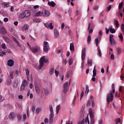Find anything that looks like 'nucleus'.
I'll list each match as a JSON object with an SVG mask.
<instances>
[{
    "label": "nucleus",
    "mask_w": 124,
    "mask_h": 124,
    "mask_svg": "<svg viewBox=\"0 0 124 124\" xmlns=\"http://www.w3.org/2000/svg\"><path fill=\"white\" fill-rule=\"evenodd\" d=\"M49 109L50 112V114L49 115L48 123L49 124H52L54 122V109L53 108V106H52V105H50L49 106Z\"/></svg>",
    "instance_id": "obj_1"
},
{
    "label": "nucleus",
    "mask_w": 124,
    "mask_h": 124,
    "mask_svg": "<svg viewBox=\"0 0 124 124\" xmlns=\"http://www.w3.org/2000/svg\"><path fill=\"white\" fill-rule=\"evenodd\" d=\"M31 16V11L29 10H24L20 14L19 17L21 19L29 17Z\"/></svg>",
    "instance_id": "obj_2"
},
{
    "label": "nucleus",
    "mask_w": 124,
    "mask_h": 124,
    "mask_svg": "<svg viewBox=\"0 0 124 124\" xmlns=\"http://www.w3.org/2000/svg\"><path fill=\"white\" fill-rule=\"evenodd\" d=\"M47 60L46 59V56L42 57L39 60L40 65L38 67L39 70H41L44 65V63H47Z\"/></svg>",
    "instance_id": "obj_3"
},
{
    "label": "nucleus",
    "mask_w": 124,
    "mask_h": 124,
    "mask_svg": "<svg viewBox=\"0 0 124 124\" xmlns=\"http://www.w3.org/2000/svg\"><path fill=\"white\" fill-rule=\"evenodd\" d=\"M86 48H84L82 50V54H81V60H82V63H81V68L83 69L84 66V60L86 58Z\"/></svg>",
    "instance_id": "obj_4"
},
{
    "label": "nucleus",
    "mask_w": 124,
    "mask_h": 124,
    "mask_svg": "<svg viewBox=\"0 0 124 124\" xmlns=\"http://www.w3.org/2000/svg\"><path fill=\"white\" fill-rule=\"evenodd\" d=\"M114 93L113 92H110L109 93L107 94V101L108 102V104H109L110 102H111L113 101L114 99Z\"/></svg>",
    "instance_id": "obj_5"
},
{
    "label": "nucleus",
    "mask_w": 124,
    "mask_h": 124,
    "mask_svg": "<svg viewBox=\"0 0 124 124\" xmlns=\"http://www.w3.org/2000/svg\"><path fill=\"white\" fill-rule=\"evenodd\" d=\"M89 115H90V118L91 119V122H90V124H94L95 121L94 118V114L93 113V109L92 108H89Z\"/></svg>",
    "instance_id": "obj_6"
},
{
    "label": "nucleus",
    "mask_w": 124,
    "mask_h": 124,
    "mask_svg": "<svg viewBox=\"0 0 124 124\" xmlns=\"http://www.w3.org/2000/svg\"><path fill=\"white\" fill-rule=\"evenodd\" d=\"M30 49L33 53H36L41 50V48L40 46L36 45L32 47H30Z\"/></svg>",
    "instance_id": "obj_7"
},
{
    "label": "nucleus",
    "mask_w": 124,
    "mask_h": 124,
    "mask_svg": "<svg viewBox=\"0 0 124 124\" xmlns=\"http://www.w3.org/2000/svg\"><path fill=\"white\" fill-rule=\"evenodd\" d=\"M43 51L45 52H48L49 49H50V46L48 45V43L46 41H45L43 45Z\"/></svg>",
    "instance_id": "obj_8"
},
{
    "label": "nucleus",
    "mask_w": 124,
    "mask_h": 124,
    "mask_svg": "<svg viewBox=\"0 0 124 124\" xmlns=\"http://www.w3.org/2000/svg\"><path fill=\"white\" fill-rule=\"evenodd\" d=\"M70 81H71V80L70 79L69 83L68 82H66L63 84L62 92L64 93H66L67 92L68 88L70 84Z\"/></svg>",
    "instance_id": "obj_9"
},
{
    "label": "nucleus",
    "mask_w": 124,
    "mask_h": 124,
    "mask_svg": "<svg viewBox=\"0 0 124 124\" xmlns=\"http://www.w3.org/2000/svg\"><path fill=\"white\" fill-rule=\"evenodd\" d=\"M35 91L37 94H43V90L42 88L39 87L37 83L35 84Z\"/></svg>",
    "instance_id": "obj_10"
},
{
    "label": "nucleus",
    "mask_w": 124,
    "mask_h": 124,
    "mask_svg": "<svg viewBox=\"0 0 124 124\" xmlns=\"http://www.w3.org/2000/svg\"><path fill=\"white\" fill-rule=\"evenodd\" d=\"M51 15V13L48 10H44L42 12V16L45 17H49Z\"/></svg>",
    "instance_id": "obj_11"
},
{
    "label": "nucleus",
    "mask_w": 124,
    "mask_h": 124,
    "mask_svg": "<svg viewBox=\"0 0 124 124\" xmlns=\"http://www.w3.org/2000/svg\"><path fill=\"white\" fill-rule=\"evenodd\" d=\"M114 36L113 34H110L109 35V43L111 45H114L116 44V42L114 39Z\"/></svg>",
    "instance_id": "obj_12"
},
{
    "label": "nucleus",
    "mask_w": 124,
    "mask_h": 124,
    "mask_svg": "<svg viewBox=\"0 0 124 124\" xmlns=\"http://www.w3.org/2000/svg\"><path fill=\"white\" fill-rule=\"evenodd\" d=\"M33 14L35 16H37V17L42 16V12H41V11L35 10Z\"/></svg>",
    "instance_id": "obj_13"
},
{
    "label": "nucleus",
    "mask_w": 124,
    "mask_h": 124,
    "mask_svg": "<svg viewBox=\"0 0 124 124\" xmlns=\"http://www.w3.org/2000/svg\"><path fill=\"white\" fill-rule=\"evenodd\" d=\"M13 38V40H14V41L16 43V45H17V46H18L20 47H22V46H24V45L22 44H20L19 42L18 41L17 39L14 36L12 37Z\"/></svg>",
    "instance_id": "obj_14"
},
{
    "label": "nucleus",
    "mask_w": 124,
    "mask_h": 124,
    "mask_svg": "<svg viewBox=\"0 0 124 124\" xmlns=\"http://www.w3.org/2000/svg\"><path fill=\"white\" fill-rule=\"evenodd\" d=\"M87 30L89 31V34H92L93 31V25H92L91 23H89Z\"/></svg>",
    "instance_id": "obj_15"
},
{
    "label": "nucleus",
    "mask_w": 124,
    "mask_h": 124,
    "mask_svg": "<svg viewBox=\"0 0 124 124\" xmlns=\"http://www.w3.org/2000/svg\"><path fill=\"white\" fill-rule=\"evenodd\" d=\"M10 5V2H3L1 3V6L2 7H9Z\"/></svg>",
    "instance_id": "obj_16"
},
{
    "label": "nucleus",
    "mask_w": 124,
    "mask_h": 124,
    "mask_svg": "<svg viewBox=\"0 0 124 124\" xmlns=\"http://www.w3.org/2000/svg\"><path fill=\"white\" fill-rule=\"evenodd\" d=\"M116 50L117 51V55L120 56L122 53V49L120 47H116Z\"/></svg>",
    "instance_id": "obj_17"
},
{
    "label": "nucleus",
    "mask_w": 124,
    "mask_h": 124,
    "mask_svg": "<svg viewBox=\"0 0 124 124\" xmlns=\"http://www.w3.org/2000/svg\"><path fill=\"white\" fill-rule=\"evenodd\" d=\"M29 29V26L27 24L24 25L22 27H21V30L22 31H28Z\"/></svg>",
    "instance_id": "obj_18"
},
{
    "label": "nucleus",
    "mask_w": 124,
    "mask_h": 124,
    "mask_svg": "<svg viewBox=\"0 0 124 124\" xmlns=\"http://www.w3.org/2000/svg\"><path fill=\"white\" fill-rule=\"evenodd\" d=\"M48 6L51 7H54L56 6V3L54 1H49L47 3Z\"/></svg>",
    "instance_id": "obj_19"
},
{
    "label": "nucleus",
    "mask_w": 124,
    "mask_h": 124,
    "mask_svg": "<svg viewBox=\"0 0 124 124\" xmlns=\"http://www.w3.org/2000/svg\"><path fill=\"white\" fill-rule=\"evenodd\" d=\"M14 65V61L10 59L8 61V65L10 67H12Z\"/></svg>",
    "instance_id": "obj_20"
},
{
    "label": "nucleus",
    "mask_w": 124,
    "mask_h": 124,
    "mask_svg": "<svg viewBox=\"0 0 124 124\" xmlns=\"http://www.w3.org/2000/svg\"><path fill=\"white\" fill-rule=\"evenodd\" d=\"M109 30L110 33H114L116 32V30L113 29L112 26H110L109 27Z\"/></svg>",
    "instance_id": "obj_21"
},
{
    "label": "nucleus",
    "mask_w": 124,
    "mask_h": 124,
    "mask_svg": "<svg viewBox=\"0 0 124 124\" xmlns=\"http://www.w3.org/2000/svg\"><path fill=\"white\" fill-rule=\"evenodd\" d=\"M114 24L117 28H119L120 24H119L118 20H117V19H115V20L114 21Z\"/></svg>",
    "instance_id": "obj_22"
},
{
    "label": "nucleus",
    "mask_w": 124,
    "mask_h": 124,
    "mask_svg": "<svg viewBox=\"0 0 124 124\" xmlns=\"http://www.w3.org/2000/svg\"><path fill=\"white\" fill-rule=\"evenodd\" d=\"M18 79L15 80V82H14V88H16L18 86Z\"/></svg>",
    "instance_id": "obj_23"
},
{
    "label": "nucleus",
    "mask_w": 124,
    "mask_h": 124,
    "mask_svg": "<svg viewBox=\"0 0 124 124\" xmlns=\"http://www.w3.org/2000/svg\"><path fill=\"white\" fill-rule=\"evenodd\" d=\"M54 37L55 38H56L58 37H59V31L57 30H55L54 31Z\"/></svg>",
    "instance_id": "obj_24"
},
{
    "label": "nucleus",
    "mask_w": 124,
    "mask_h": 124,
    "mask_svg": "<svg viewBox=\"0 0 124 124\" xmlns=\"http://www.w3.org/2000/svg\"><path fill=\"white\" fill-rule=\"evenodd\" d=\"M44 92L46 95H48L49 94H50V91H49L47 88H44Z\"/></svg>",
    "instance_id": "obj_25"
},
{
    "label": "nucleus",
    "mask_w": 124,
    "mask_h": 124,
    "mask_svg": "<svg viewBox=\"0 0 124 124\" xmlns=\"http://www.w3.org/2000/svg\"><path fill=\"white\" fill-rule=\"evenodd\" d=\"M70 49L72 51H75L74 45V44L73 43H70Z\"/></svg>",
    "instance_id": "obj_26"
},
{
    "label": "nucleus",
    "mask_w": 124,
    "mask_h": 124,
    "mask_svg": "<svg viewBox=\"0 0 124 124\" xmlns=\"http://www.w3.org/2000/svg\"><path fill=\"white\" fill-rule=\"evenodd\" d=\"M87 64H88L89 66H92L93 60L92 59H88V60L87 61Z\"/></svg>",
    "instance_id": "obj_27"
},
{
    "label": "nucleus",
    "mask_w": 124,
    "mask_h": 124,
    "mask_svg": "<svg viewBox=\"0 0 124 124\" xmlns=\"http://www.w3.org/2000/svg\"><path fill=\"white\" fill-rule=\"evenodd\" d=\"M8 117L10 119L12 120L15 117V114L12 112L9 115Z\"/></svg>",
    "instance_id": "obj_28"
},
{
    "label": "nucleus",
    "mask_w": 124,
    "mask_h": 124,
    "mask_svg": "<svg viewBox=\"0 0 124 124\" xmlns=\"http://www.w3.org/2000/svg\"><path fill=\"white\" fill-rule=\"evenodd\" d=\"M93 77H95L96 75V66H94L93 71Z\"/></svg>",
    "instance_id": "obj_29"
},
{
    "label": "nucleus",
    "mask_w": 124,
    "mask_h": 124,
    "mask_svg": "<svg viewBox=\"0 0 124 124\" xmlns=\"http://www.w3.org/2000/svg\"><path fill=\"white\" fill-rule=\"evenodd\" d=\"M55 72V68H52L49 70V75L50 76L53 75L54 74V73Z\"/></svg>",
    "instance_id": "obj_30"
},
{
    "label": "nucleus",
    "mask_w": 124,
    "mask_h": 124,
    "mask_svg": "<svg viewBox=\"0 0 124 124\" xmlns=\"http://www.w3.org/2000/svg\"><path fill=\"white\" fill-rule=\"evenodd\" d=\"M21 85L27 86L28 85V82L26 79H24L22 82Z\"/></svg>",
    "instance_id": "obj_31"
},
{
    "label": "nucleus",
    "mask_w": 124,
    "mask_h": 124,
    "mask_svg": "<svg viewBox=\"0 0 124 124\" xmlns=\"http://www.w3.org/2000/svg\"><path fill=\"white\" fill-rule=\"evenodd\" d=\"M61 108V106L60 105H58V106H57V107L56 108V111L57 114H58L59 113V110L61 108Z\"/></svg>",
    "instance_id": "obj_32"
},
{
    "label": "nucleus",
    "mask_w": 124,
    "mask_h": 124,
    "mask_svg": "<svg viewBox=\"0 0 124 124\" xmlns=\"http://www.w3.org/2000/svg\"><path fill=\"white\" fill-rule=\"evenodd\" d=\"M33 21L35 23H40L41 21L40 18H39L38 17H37V18H34Z\"/></svg>",
    "instance_id": "obj_33"
},
{
    "label": "nucleus",
    "mask_w": 124,
    "mask_h": 124,
    "mask_svg": "<svg viewBox=\"0 0 124 124\" xmlns=\"http://www.w3.org/2000/svg\"><path fill=\"white\" fill-rule=\"evenodd\" d=\"M12 82V81L11 78H8L7 79V80H6V83H7V84L8 85H10V84H11Z\"/></svg>",
    "instance_id": "obj_34"
},
{
    "label": "nucleus",
    "mask_w": 124,
    "mask_h": 124,
    "mask_svg": "<svg viewBox=\"0 0 124 124\" xmlns=\"http://www.w3.org/2000/svg\"><path fill=\"white\" fill-rule=\"evenodd\" d=\"M6 55V52L4 51H3L2 50H0V57H3V56H4Z\"/></svg>",
    "instance_id": "obj_35"
},
{
    "label": "nucleus",
    "mask_w": 124,
    "mask_h": 124,
    "mask_svg": "<svg viewBox=\"0 0 124 124\" xmlns=\"http://www.w3.org/2000/svg\"><path fill=\"white\" fill-rule=\"evenodd\" d=\"M94 42L96 44V46H98V45H99V41L98 40V38H96L95 40H94Z\"/></svg>",
    "instance_id": "obj_36"
},
{
    "label": "nucleus",
    "mask_w": 124,
    "mask_h": 124,
    "mask_svg": "<svg viewBox=\"0 0 124 124\" xmlns=\"http://www.w3.org/2000/svg\"><path fill=\"white\" fill-rule=\"evenodd\" d=\"M97 50H98V53L99 57H102V52L100 48L99 47H98Z\"/></svg>",
    "instance_id": "obj_37"
},
{
    "label": "nucleus",
    "mask_w": 124,
    "mask_h": 124,
    "mask_svg": "<svg viewBox=\"0 0 124 124\" xmlns=\"http://www.w3.org/2000/svg\"><path fill=\"white\" fill-rule=\"evenodd\" d=\"M91 37L90 35L88 36V37H87V44L89 45L91 43Z\"/></svg>",
    "instance_id": "obj_38"
},
{
    "label": "nucleus",
    "mask_w": 124,
    "mask_h": 124,
    "mask_svg": "<svg viewBox=\"0 0 124 124\" xmlns=\"http://www.w3.org/2000/svg\"><path fill=\"white\" fill-rule=\"evenodd\" d=\"M47 29H50V30H52L54 29V27H53V24L52 23H50L49 25H48V28Z\"/></svg>",
    "instance_id": "obj_39"
},
{
    "label": "nucleus",
    "mask_w": 124,
    "mask_h": 124,
    "mask_svg": "<svg viewBox=\"0 0 124 124\" xmlns=\"http://www.w3.org/2000/svg\"><path fill=\"white\" fill-rule=\"evenodd\" d=\"M115 86H114V84L112 83V91L111 92H112L113 93H115V88H114Z\"/></svg>",
    "instance_id": "obj_40"
},
{
    "label": "nucleus",
    "mask_w": 124,
    "mask_h": 124,
    "mask_svg": "<svg viewBox=\"0 0 124 124\" xmlns=\"http://www.w3.org/2000/svg\"><path fill=\"white\" fill-rule=\"evenodd\" d=\"M26 87V86L21 84V86H20V90L21 91H24V90H25V89Z\"/></svg>",
    "instance_id": "obj_41"
},
{
    "label": "nucleus",
    "mask_w": 124,
    "mask_h": 124,
    "mask_svg": "<svg viewBox=\"0 0 124 124\" xmlns=\"http://www.w3.org/2000/svg\"><path fill=\"white\" fill-rule=\"evenodd\" d=\"M123 5H124V3H123V2L120 3L119 4V10H120L121 11L122 10V8L123 7Z\"/></svg>",
    "instance_id": "obj_42"
},
{
    "label": "nucleus",
    "mask_w": 124,
    "mask_h": 124,
    "mask_svg": "<svg viewBox=\"0 0 124 124\" xmlns=\"http://www.w3.org/2000/svg\"><path fill=\"white\" fill-rule=\"evenodd\" d=\"M14 72H10V77L11 79L14 78Z\"/></svg>",
    "instance_id": "obj_43"
},
{
    "label": "nucleus",
    "mask_w": 124,
    "mask_h": 124,
    "mask_svg": "<svg viewBox=\"0 0 124 124\" xmlns=\"http://www.w3.org/2000/svg\"><path fill=\"white\" fill-rule=\"evenodd\" d=\"M85 123L90 124V121L89 120V117L88 116L87 117H86V118H85Z\"/></svg>",
    "instance_id": "obj_44"
},
{
    "label": "nucleus",
    "mask_w": 124,
    "mask_h": 124,
    "mask_svg": "<svg viewBox=\"0 0 124 124\" xmlns=\"http://www.w3.org/2000/svg\"><path fill=\"white\" fill-rule=\"evenodd\" d=\"M73 62V58H70L69 61V65H71Z\"/></svg>",
    "instance_id": "obj_45"
},
{
    "label": "nucleus",
    "mask_w": 124,
    "mask_h": 124,
    "mask_svg": "<svg viewBox=\"0 0 124 124\" xmlns=\"http://www.w3.org/2000/svg\"><path fill=\"white\" fill-rule=\"evenodd\" d=\"M25 71H26V76H29L30 75L29 70L28 69H25Z\"/></svg>",
    "instance_id": "obj_46"
},
{
    "label": "nucleus",
    "mask_w": 124,
    "mask_h": 124,
    "mask_svg": "<svg viewBox=\"0 0 124 124\" xmlns=\"http://www.w3.org/2000/svg\"><path fill=\"white\" fill-rule=\"evenodd\" d=\"M1 31L4 34L7 33V31L4 28H2Z\"/></svg>",
    "instance_id": "obj_47"
},
{
    "label": "nucleus",
    "mask_w": 124,
    "mask_h": 124,
    "mask_svg": "<svg viewBox=\"0 0 124 124\" xmlns=\"http://www.w3.org/2000/svg\"><path fill=\"white\" fill-rule=\"evenodd\" d=\"M54 73L55 74V76L57 78L58 77V75L59 74V71H57L56 70H55Z\"/></svg>",
    "instance_id": "obj_48"
},
{
    "label": "nucleus",
    "mask_w": 124,
    "mask_h": 124,
    "mask_svg": "<svg viewBox=\"0 0 124 124\" xmlns=\"http://www.w3.org/2000/svg\"><path fill=\"white\" fill-rule=\"evenodd\" d=\"M41 110V109L40 108H37L35 110V111L36 113L38 114L39 113Z\"/></svg>",
    "instance_id": "obj_49"
},
{
    "label": "nucleus",
    "mask_w": 124,
    "mask_h": 124,
    "mask_svg": "<svg viewBox=\"0 0 124 124\" xmlns=\"http://www.w3.org/2000/svg\"><path fill=\"white\" fill-rule=\"evenodd\" d=\"M48 122H49V119L48 118H45L44 120V123L46 124H47L48 123Z\"/></svg>",
    "instance_id": "obj_50"
},
{
    "label": "nucleus",
    "mask_w": 124,
    "mask_h": 124,
    "mask_svg": "<svg viewBox=\"0 0 124 124\" xmlns=\"http://www.w3.org/2000/svg\"><path fill=\"white\" fill-rule=\"evenodd\" d=\"M69 73L67 72L66 76L65 77V78L68 79L69 78Z\"/></svg>",
    "instance_id": "obj_51"
},
{
    "label": "nucleus",
    "mask_w": 124,
    "mask_h": 124,
    "mask_svg": "<svg viewBox=\"0 0 124 124\" xmlns=\"http://www.w3.org/2000/svg\"><path fill=\"white\" fill-rule=\"evenodd\" d=\"M119 37L122 40V41H123L124 40V37H123L122 34H120L119 36Z\"/></svg>",
    "instance_id": "obj_52"
},
{
    "label": "nucleus",
    "mask_w": 124,
    "mask_h": 124,
    "mask_svg": "<svg viewBox=\"0 0 124 124\" xmlns=\"http://www.w3.org/2000/svg\"><path fill=\"white\" fill-rule=\"evenodd\" d=\"M26 118H27V115L26 114H24L23 115V121H25L26 120Z\"/></svg>",
    "instance_id": "obj_53"
},
{
    "label": "nucleus",
    "mask_w": 124,
    "mask_h": 124,
    "mask_svg": "<svg viewBox=\"0 0 124 124\" xmlns=\"http://www.w3.org/2000/svg\"><path fill=\"white\" fill-rule=\"evenodd\" d=\"M12 34H13L15 36H17V32L15 30L13 32L11 33Z\"/></svg>",
    "instance_id": "obj_54"
},
{
    "label": "nucleus",
    "mask_w": 124,
    "mask_h": 124,
    "mask_svg": "<svg viewBox=\"0 0 124 124\" xmlns=\"http://www.w3.org/2000/svg\"><path fill=\"white\" fill-rule=\"evenodd\" d=\"M76 96H75L74 98V99H73V105H75V104H76Z\"/></svg>",
    "instance_id": "obj_55"
},
{
    "label": "nucleus",
    "mask_w": 124,
    "mask_h": 124,
    "mask_svg": "<svg viewBox=\"0 0 124 124\" xmlns=\"http://www.w3.org/2000/svg\"><path fill=\"white\" fill-rule=\"evenodd\" d=\"M110 59H111V60H114L115 56H114V55L113 54H111L110 55Z\"/></svg>",
    "instance_id": "obj_56"
},
{
    "label": "nucleus",
    "mask_w": 124,
    "mask_h": 124,
    "mask_svg": "<svg viewBox=\"0 0 124 124\" xmlns=\"http://www.w3.org/2000/svg\"><path fill=\"white\" fill-rule=\"evenodd\" d=\"M84 91H82L81 94H80V100L82 99L83 95H84Z\"/></svg>",
    "instance_id": "obj_57"
},
{
    "label": "nucleus",
    "mask_w": 124,
    "mask_h": 124,
    "mask_svg": "<svg viewBox=\"0 0 124 124\" xmlns=\"http://www.w3.org/2000/svg\"><path fill=\"white\" fill-rule=\"evenodd\" d=\"M3 38L7 43H9L10 42V40L8 38H7L6 37H4Z\"/></svg>",
    "instance_id": "obj_58"
},
{
    "label": "nucleus",
    "mask_w": 124,
    "mask_h": 124,
    "mask_svg": "<svg viewBox=\"0 0 124 124\" xmlns=\"http://www.w3.org/2000/svg\"><path fill=\"white\" fill-rule=\"evenodd\" d=\"M22 117L21 115L19 114L18 115H17V119H18L19 121H20L22 119Z\"/></svg>",
    "instance_id": "obj_59"
},
{
    "label": "nucleus",
    "mask_w": 124,
    "mask_h": 124,
    "mask_svg": "<svg viewBox=\"0 0 124 124\" xmlns=\"http://www.w3.org/2000/svg\"><path fill=\"white\" fill-rule=\"evenodd\" d=\"M1 47L4 48L5 49L6 46V45L4 43H2L1 45Z\"/></svg>",
    "instance_id": "obj_60"
},
{
    "label": "nucleus",
    "mask_w": 124,
    "mask_h": 124,
    "mask_svg": "<svg viewBox=\"0 0 124 124\" xmlns=\"http://www.w3.org/2000/svg\"><path fill=\"white\" fill-rule=\"evenodd\" d=\"M3 21L5 22H7L9 21V19L8 18V17H5L3 19Z\"/></svg>",
    "instance_id": "obj_61"
},
{
    "label": "nucleus",
    "mask_w": 124,
    "mask_h": 124,
    "mask_svg": "<svg viewBox=\"0 0 124 124\" xmlns=\"http://www.w3.org/2000/svg\"><path fill=\"white\" fill-rule=\"evenodd\" d=\"M64 27H65V24L64 23H62L61 25V29L63 30V29L64 28Z\"/></svg>",
    "instance_id": "obj_62"
},
{
    "label": "nucleus",
    "mask_w": 124,
    "mask_h": 124,
    "mask_svg": "<svg viewBox=\"0 0 124 124\" xmlns=\"http://www.w3.org/2000/svg\"><path fill=\"white\" fill-rule=\"evenodd\" d=\"M121 30L123 32L124 31V25L123 24H122Z\"/></svg>",
    "instance_id": "obj_63"
},
{
    "label": "nucleus",
    "mask_w": 124,
    "mask_h": 124,
    "mask_svg": "<svg viewBox=\"0 0 124 124\" xmlns=\"http://www.w3.org/2000/svg\"><path fill=\"white\" fill-rule=\"evenodd\" d=\"M84 122L83 120L80 121L78 122V124H84Z\"/></svg>",
    "instance_id": "obj_64"
}]
</instances>
